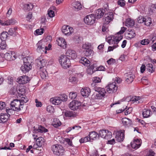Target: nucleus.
Masks as SVG:
<instances>
[{
    "mask_svg": "<svg viewBox=\"0 0 156 156\" xmlns=\"http://www.w3.org/2000/svg\"><path fill=\"white\" fill-rule=\"evenodd\" d=\"M94 89L96 91L98 92L96 94L94 93L92 96V98L94 99H101L105 95L106 91L104 88L97 86L94 88Z\"/></svg>",
    "mask_w": 156,
    "mask_h": 156,
    "instance_id": "obj_1",
    "label": "nucleus"
},
{
    "mask_svg": "<svg viewBox=\"0 0 156 156\" xmlns=\"http://www.w3.org/2000/svg\"><path fill=\"white\" fill-rule=\"evenodd\" d=\"M10 107L14 111L18 112L23 110V106L19 100L14 99L10 104Z\"/></svg>",
    "mask_w": 156,
    "mask_h": 156,
    "instance_id": "obj_2",
    "label": "nucleus"
},
{
    "mask_svg": "<svg viewBox=\"0 0 156 156\" xmlns=\"http://www.w3.org/2000/svg\"><path fill=\"white\" fill-rule=\"evenodd\" d=\"M51 150L53 153L57 155H62L65 153L63 147L60 145H53L51 147Z\"/></svg>",
    "mask_w": 156,
    "mask_h": 156,
    "instance_id": "obj_3",
    "label": "nucleus"
},
{
    "mask_svg": "<svg viewBox=\"0 0 156 156\" xmlns=\"http://www.w3.org/2000/svg\"><path fill=\"white\" fill-rule=\"evenodd\" d=\"M70 59L64 55H62L60 57L59 62L64 69H66L68 68L70 66Z\"/></svg>",
    "mask_w": 156,
    "mask_h": 156,
    "instance_id": "obj_4",
    "label": "nucleus"
},
{
    "mask_svg": "<svg viewBox=\"0 0 156 156\" xmlns=\"http://www.w3.org/2000/svg\"><path fill=\"white\" fill-rule=\"evenodd\" d=\"M126 28L125 27H122L121 30L117 34H115L114 36L112 37V40L109 41V42H111V41H114L115 44H117L123 38L122 36L121 35L125 31Z\"/></svg>",
    "mask_w": 156,
    "mask_h": 156,
    "instance_id": "obj_5",
    "label": "nucleus"
},
{
    "mask_svg": "<svg viewBox=\"0 0 156 156\" xmlns=\"http://www.w3.org/2000/svg\"><path fill=\"white\" fill-rule=\"evenodd\" d=\"M99 134L101 137L106 140L110 139L112 136L111 132L107 130H101L99 131Z\"/></svg>",
    "mask_w": 156,
    "mask_h": 156,
    "instance_id": "obj_6",
    "label": "nucleus"
},
{
    "mask_svg": "<svg viewBox=\"0 0 156 156\" xmlns=\"http://www.w3.org/2000/svg\"><path fill=\"white\" fill-rule=\"evenodd\" d=\"M107 92L109 93H114L117 91L118 89V87L116 85V83L113 82L109 83L106 87Z\"/></svg>",
    "mask_w": 156,
    "mask_h": 156,
    "instance_id": "obj_7",
    "label": "nucleus"
},
{
    "mask_svg": "<svg viewBox=\"0 0 156 156\" xmlns=\"http://www.w3.org/2000/svg\"><path fill=\"white\" fill-rule=\"evenodd\" d=\"M124 132V130H121L116 133L115 138L117 142H121L123 140L125 137Z\"/></svg>",
    "mask_w": 156,
    "mask_h": 156,
    "instance_id": "obj_8",
    "label": "nucleus"
},
{
    "mask_svg": "<svg viewBox=\"0 0 156 156\" xmlns=\"http://www.w3.org/2000/svg\"><path fill=\"white\" fill-rule=\"evenodd\" d=\"M62 31L65 35L69 36L73 32L74 30L69 26L64 25L62 27Z\"/></svg>",
    "mask_w": 156,
    "mask_h": 156,
    "instance_id": "obj_9",
    "label": "nucleus"
},
{
    "mask_svg": "<svg viewBox=\"0 0 156 156\" xmlns=\"http://www.w3.org/2000/svg\"><path fill=\"white\" fill-rule=\"evenodd\" d=\"M84 21L85 23L88 25H92L95 22V19L94 14L88 15L84 19Z\"/></svg>",
    "mask_w": 156,
    "mask_h": 156,
    "instance_id": "obj_10",
    "label": "nucleus"
},
{
    "mask_svg": "<svg viewBox=\"0 0 156 156\" xmlns=\"http://www.w3.org/2000/svg\"><path fill=\"white\" fill-rule=\"evenodd\" d=\"M81 105V103L79 101H73L69 104V106L71 110H75L78 109L79 107Z\"/></svg>",
    "mask_w": 156,
    "mask_h": 156,
    "instance_id": "obj_11",
    "label": "nucleus"
},
{
    "mask_svg": "<svg viewBox=\"0 0 156 156\" xmlns=\"http://www.w3.org/2000/svg\"><path fill=\"white\" fill-rule=\"evenodd\" d=\"M66 56L72 59H74L76 58L77 55L75 51L69 49L67 50L66 52Z\"/></svg>",
    "mask_w": 156,
    "mask_h": 156,
    "instance_id": "obj_12",
    "label": "nucleus"
},
{
    "mask_svg": "<svg viewBox=\"0 0 156 156\" xmlns=\"http://www.w3.org/2000/svg\"><path fill=\"white\" fill-rule=\"evenodd\" d=\"M17 82L20 84L27 83L30 80V78L26 76H23L19 77L17 79Z\"/></svg>",
    "mask_w": 156,
    "mask_h": 156,
    "instance_id": "obj_13",
    "label": "nucleus"
},
{
    "mask_svg": "<svg viewBox=\"0 0 156 156\" xmlns=\"http://www.w3.org/2000/svg\"><path fill=\"white\" fill-rule=\"evenodd\" d=\"M122 125L125 127H128L131 126L132 124L131 120L126 118H124L122 119Z\"/></svg>",
    "mask_w": 156,
    "mask_h": 156,
    "instance_id": "obj_14",
    "label": "nucleus"
},
{
    "mask_svg": "<svg viewBox=\"0 0 156 156\" xmlns=\"http://www.w3.org/2000/svg\"><path fill=\"white\" fill-rule=\"evenodd\" d=\"M141 141L139 139L134 140L131 142V146L133 148L137 149L139 148L141 145Z\"/></svg>",
    "mask_w": 156,
    "mask_h": 156,
    "instance_id": "obj_15",
    "label": "nucleus"
},
{
    "mask_svg": "<svg viewBox=\"0 0 156 156\" xmlns=\"http://www.w3.org/2000/svg\"><path fill=\"white\" fill-rule=\"evenodd\" d=\"M36 62L37 64V68L39 69H41L44 68L46 65V62L45 60L42 59L40 60L37 59L36 60Z\"/></svg>",
    "mask_w": 156,
    "mask_h": 156,
    "instance_id": "obj_16",
    "label": "nucleus"
},
{
    "mask_svg": "<svg viewBox=\"0 0 156 156\" xmlns=\"http://www.w3.org/2000/svg\"><path fill=\"white\" fill-rule=\"evenodd\" d=\"M127 106H126L125 108L123 107V109H119L116 111L117 113H119L125 111L124 113L125 115H127L131 113L133 110V108L132 107H128L127 108Z\"/></svg>",
    "mask_w": 156,
    "mask_h": 156,
    "instance_id": "obj_17",
    "label": "nucleus"
},
{
    "mask_svg": "<svg viewBox=\"0 0 156 156\" xmlns=\"http://www.w3.org/2000/svg\"><path fill=\"white\" fill-rule=\"evenodd\" d=\"M36 144H34L33 147L36 149L38 147H40L42 146L44 143V139L43 137H39L36 140Z\"/></svg>",
    "mask_w": 156,
    "mask_h": 156,
    "instance_id": "obj_18",
    "label": "nucleus"
},
{
    "mask_svg": "<svg viewBox=\"0 0 156 156\" xmlns=\"http://www.w3.org/2000/svg\"><path fill=\"white\" fill-rule=\"evenodd\" d=\"M113 18V15L112 12H109L108 14L105 15L104 24H108L112 20Z\"/></svg>",
    "mask_w": 156,
    "mask_h": 156,
    "instance_id": "obj_19",
    "label": "nucleus"
},
{
    "mask_svg": "<svg viewBox=\"0 0 156 156\" xmlns=\"http://www.w3.org/2000/svg\"><path fill=\"white\" fill-rule=\"evenodd\" d=\"M90 92L91 91L89 88L87 87H85L81 89V94L83 96L87 97L89 96Z\"/></svg>",
    "mask_w": 156,
    "mask_h": 156,
    "instance_id": "obj_20",
    "label": "nucleus"
},
{
    "mask_svg": "<svg viewBox=\"0 0 156 156\" xmlns=\"http://www.w3.org/2000/svg\"><path fill=\"white\" fill-rule=\"evenodd\" d=\"M37 51L38 52H42L44 51L43 49L45 47L44 43L42 41H39L37 44Z\"/></svg>",
    "mask_w": 156,
    "mask_h": 156,
    "instance_id": "obj_21",
    "label": "nucleus"
},
{
    "mask_svg": "<svg viewBox=\"0 0 156 156\" xmlns=\"http://www.w3.org/2000/svg\"><path fill=\"white\" fill-rule=\"evenodd\" d=\"M126 82L128 84L131 83L135 78V76L130 73H127L126 75Z\"/></svg>",
    "mask_w": 156,
    "mask_h": 156,
    "instance_id": "obj_22",
    "label": "nucleus"
},
{
    "mask_svg": "<svg viewBox=\"0 0 156 156\" xmlns=\"http://www.w3.org/2000/svg\"><path fill=\"white\" fill-rule=\"evenodd\" d=\"M58 45L63 48L66 47L67 44L64 39L62 37L59 38L57 40Z\"/></svg>",
    "mask_w": 156,
    "mask_h": 156,
    "instance_id": "obj_23",
    "label": "nucleus"
},
{
    "mask_svg": "<svg viewBox=\"0 0 156 156\" xmlns=\"http://www.w3.org/2000/svg\"><path fill=\"white\" fill-rule=\"evenodd\" d=\"M89 140L91 141V140H95L99 138V135L95 131H92L89 133Z\"/></svg>",
    "mask_w": 156,
    "mask_h": 156,
    "instance_id": "obj_24",
    "label": "nucleus"
},
{
    "mask_svg": "<svg viewBox=\"0 0 156 156\" xmlns=\"http://www.w3.org/2000/svg\"><path fill=\"white\" fill-rule=\"evenodd\" d=\"M50 101L52 104L55 105H58L62 103L58 97H55L51 98Z\"/></svg>",
    "mask_w": 156,
    "mask_h": 156,
    "instance_id": "obj_25",
    "label": "nucleus"
},
{
    "mask_svg": "<svg viewBox=\"0 0 156 156\" xmlns=\"http://www.w3.org/2000/svg\"><path fill=\"white\" fill-rule=\"evenodd\" d=\"M73 8L76 11L80 10L82 8V5L81 3L79 2L75 1L72 3Z\"/></svg>",
    "mask_w": 156,
    "mask_h": 156,
    "instance_id": "obj_26",
    "label": "nucleus"
},
{
    "mask_svg": "<svg viewBox=\"0 0 156 156\" xmlns=\"http://www.w3.org/2000/svg\"><path fill=\"white\" fill-rule=\"evenodd\" d=\"M9 118L8 114L5 113H1L0 114V123H4L7 121Z\"/></svg>",
    "mask_w": 156,
    "mask_h": 156,
    "instance_id": "obj_27",
    "label": "nucleus"
},
{
    "mask_svg": "<svg viewBox=\"0 0 156 156\" xmlns=\"http://www.w3.org/2000/svg\"><path fill=\"white\" fill-rule=\"evenodd\" d=\"M31 68L32 65L24 64L21 66V69L23 73H25L30 70Z\"/></svg>",
    "mask_w": 156,
    "mask_h": 156,
    "instance_id": "obj_28",
    "label": "nucleus"
},
{
    "mask_svg": "<svg viewBox=\"0 0 156 156\" xmlns=\"http://www.w3.org/2000/svg\"><path fill=\"white\" fill-rule=\"evenodd\" d=\"M152 114L150 109L148 108H145L143 111L142 115L144 118H147L150 116Z\"/></svg>",
    "mask_w": 156,
    "mask_h": 156,
    "instance_id": "obj_29",
    "label": "nucleus"
},
{
    "mask_svg": "<svg viewBox=\"0 0 156 156\" xmlns=\"http://www.w3.org/2000/svg\"><path fill=\"white\" fill-rule=\"evenodd\" d=\"M105 10L103 9H99L96 11L95 16L98 18H100L102 17L104 15Z\"/></svg>",
    "mask_w": 156,
    "mask_h": 156,
    "instance_id": "obj_30",
    "label": "nucleus"
},
{
    "mask_svg": "<svg viewBox=\"0 0 156 156\" xmlns=\"http://www.w3.org/2000/svg\"><path fill=\"white\" fill-rule=\"evenodd\" d=\"M95 68V65L94 64H93L88 67L87 70V74L89 75H91L93 74L94 72L96 71Z\"/></svg>",
    "mask_w": 156,
    "mask_h": 156,
    "instance_id": "obj_31",
    "label": "nucleus"
},
{
    "mask_svg": "<svg viewBox=\"0 0 156 156\" xmlns=\"http://www.w3.org/2000/svg\"><path fill=\"white\" fill-rule=\"evenodd\" d=\"M33 60V59L29 57H25L23 58L24 64H27L30 65H31V63H32Z\"/></svg>",
    "mask_w": 156,
    "mask_h": 156,
    "instance_id": "obj_32",
    "label": "nucleus"
},
{
    "mask_svg": "<svg viewBox=\"0 0 156 156\" xmlns=\"http://www.w3.org/2000/svg\"><path fill=\"white\" fill-rule=\"evenodd\" d=\"M16 28H10L9 30L8 33L9 35L11 36H15L17 34Z\"/></svg>",
    "mask_w": 156,
    "mask_h": 156,
    "instance_id": "obj_33",
    "label": "nucleus"
},
{
    "mask_svg": "<svg viewBox=\"0 0 156 156\" xmlns=\"http://www.w3.org/2000/svg\"><path fill=\"white\" fill-rule=\"evenodd\" d=\"M61 125V123L59 120L57 118H54L53 119V122L52 125L55 127L57 128Z\"/></svg>",
    "mask_w": 156,
    "mask_h": 156,
    "instance_id": "obj_34",
    "label": "nucleus"
},
{
    "mask_svg": "<svg viewBox=\"0 0 156 156\" xmlns=\"http://www.w3.org/2000/svg\"><path fill=\"white\" fill-rule=\"evenodd\" d=\"M80 62L85 66H87L90 64V61L86 58L82 57L80 61Z\"/></svg>",
    "mask_w": 156,
    "mask_h": 156,
    "instance_id": "obj_35",
    "label": "nucleus"
},
{
    "mask_svg": "<svg viewBox=\"0 0 156 156\" xmlns=\"http://www.w3.org/2000/svg\"><path fill=\"white\" fill-rule=\"evenodd\" d=\"M40 74L41 78L42 79H46L48 75V73L46 69L44 68L42 70H40Z\"/></svg>",
    "mask_w": 156,
    "mask_h": 156,
    "instance_id": "obj_36",
    "label": "nucleus"
},
{
    "mask_svg": "<svg viewBox=\"0 0 156 156\" xmlns=\"http://www.w3.org/2000/svg\"><path fill=\"white\" fill-rule=\"evenodd\" d=\"M140 97L135 96L133 97L130 100V101L132 103H135L136 104H138L140 102Z\"/></svg>",
    "mask_w": 156,
    "mask_h": 156,
    "instance_id": "obj_37",
    "label": "nucleus"
},
{
    "mask_svg": "<svg viewBox=\"0 0 156 156\" xmlns=\"http://www.w3.org/2000/svg\"><path fill=\"white\" fill-rule=\"evenodd\" d=\"M134 21L130 18H128L126 21V25L128 27H132L134 25Z\"/></svg>",
    "mask_w": 156,
    "mask_h": 156,
    "instance_id": "obj_38",
    "label": "nucleus"
},
{
    "mask_svg": "<svg viewBox=\"0 0 156 156\" xmlns=\"http://www.w3.org/2000/svg\"><path fill=\"white\" fill-rule=\"evenodd\" d=\"M65 115L66 117H74L76 116V114L74 112L72 111H67L65 112Z\"/></svg>",
    "mask_w": 156,
    "mask_h": 156,
    "instance_id": "obj_39",
    "label": "nucleus"
},
{
    "mask_svg": "<svg viewBox=\"0 0 156 156\" xmlns=\"http://www.w3.org/2000/svg\"><path fill=\"white\" fill-rule=\"evenodd\" d=\"M16 21L14 19H11L10 20H9L5 22V26H8L10 25H14L15 24Z\"/></svg>",
    "mask_w": 156,
    "mask_h": 156,
    "instance_id": "obj_40",
    "label": "nucleus"
},
{
    "mask_svg": "<svg viewBox=\"0 0 156 156\" xmlns=\"http://www.w3.org/2000/svg\"><path fill=\"white\" fill-rule=\"evenodd\" d=\"M8 34V33L7 32H3L1 34L0 39L2 41H5L7 37Z\"/></svg>",
    "mask_w": 156,
    "mask_h": 156,
    "instance_id": "obj_41",
    "label": "nucleus"
},
{
    "mask_svg": "<svg viewBox=\"0 0 156 156\" xmlns=\"http://www.w3.org/2000/svg\"><path fill=\"white\" fill-rule=\"evenodd\" d=\"M136 34L135 31L133 30H131L127 34V37L130 39H131L134 37L135 36Z\"/></svg>",
    "mask_w": 156,
    "mask_h": 156,
    "instance_id": "obj_42",
    "label": "nucleus"
},
{
    "mask_svg": "<svg viewBox=\"0 0 156 156\" xmlns=\"http://www.w3.org/2000/svg\"><path fill=\"white\" fill-rule=\"evenodd\" d=\"M84 54L85 55L87 56H92L94 54V51L90 48L87 50H85Z\"/></svg>",
    "mask_w": 156,
    "mask_h": 156,
    "instance_id": "obj_43",
    "label": "nucleus"
},
{
    "mask_svg": "<svg viewBox=\"0 0 156 156\" xmlns=\"http://www.w3.org/2000/svg\"><path fill=\"white\" fill-rule=\"evenodd\" d=\"M144 24L147 26H149L151 23V18L147 16H146L145 20L144 21Z\"/></svg>",
    "mask_w": 156,
    "mask_h": 156,
    "instance_id": "obj_44",
    "label": "nucleus"
},
{
    "mask_svg": "<svg viewBox=\"0 0 156 156\" xmlns=\"http://www.w3.org/2000/svg\"><path fill=\"white\" fill-rule=\"evenodd\" d=\"M11 51H9V52L6 53L4 54V57L5 59L8 61H11V59L12 58H11Z\"/></svg>",
    "mask_w": 156,
    "mask_h": 156,
    "instance_id": "obj_45",
    "label": "nucleus"
},
{
    "mask_svg": "<svg viewBox=\"0 0 156 156\" xmlns=\"http://www.w3.org/2000/svg\"><path fill=\"white\" fill-rule=\"evenodd\" d=\"M37 131L38 132L42 133L43 132H47L48 131V129H45L44 127L42 126H40L38 127Z\"/></svg>",
    "mask_w": 156,
    "mask_h": 156,
    "instance_id": "obj_46",
    "label": "nucleus"
},
{
    "mask_svg": "<svg viewBox=\"0 0 156 156\" xmlns=\"http://www.w3.org/2000/svg\"><path fill=\"white\" fill-rule=\"evenodd\" d=\"M147 69L150 72L153 73L154 71L152 64L149 63L147 65Z\"/></svg>",
    "mask_w": 156,
    "mask_h": 156,
    "instance_id": "obj_47",
    "label": "nucleus"
},
{
    "mask_svg": "<svg viewBox=\"0 0 156 156\" xmlns=\"http://www.w3.org/2000/svg\"><path fill=\"white\" fill-rule=\"evenodd\" d=\"M61 102L66 101L67 100V96L65 94L60 95L58 96Z\"/></svg>",
    "mask_w": 156,
    "mask_h": 156,
    "instance_id": "obj_48",
    "label": "nucleus"
},
{
    "mask_svg": "<svg viewBox=\"0 0 156 156\" xmlns=\"http://www.w3.org/2000/svg\"><path fill=\"white\" fill-rule=\"evenodd\" d=\"M21 104H22V105L24 107V104L27 102L28 101V98L26 97H23L21 98V99L19 100Z\"/></svg>",
    "mask_w": 156,
    "mask_h": 156,
    "instance_id": "obj_49",
    "label": "nucleus"
},
{
    "mask_svg": "<svg viewBox=\"0 0 156 156\" xmlns=\"http://www.w3.org/2000/svg\"><path fill=\"white\" fill-rule=\"evenodd\" d=\"M69 80L70 82L75 83L77 82V78L72 75H71L70 76L69 78Z\"/></svg>",
    "mask_w": 156,
    "mask_h": 156,
    "instance_id": "obj_50",
    "label": "nucleus"
},
{
    "mask_svg": "<svg viewBox=\"0 0 156 156\" xmlns=\"http://www.w3.org/2000/svg\"><path fill=\"white\" fill-rule=\"evenodd\" d=\"M146 16L144 17L143 16H140L137 18V22L140 23H142L144 22Z\"/></svg>",
    "mask_w": 156,
    "mask_h": 156,
    "instance_id": "obj_51",
    "label": "nucleus"
},
{
    "mask_svg": "<svg viewBox=\"0 0 156 156\" xmlns=\"http://www.w3.org/2000/svg\"><path fill=\"white\" fill-rule=\"evenodd\" d=\"M7 47V45L6 44L5 41H2L0 44V48L1 49L4 50Z\"/></svg>",
    "mask_w": 156,
    "mask_h": 156,
    "instance_id": "obj_52",
    "label": "nucleus"
},
{
    "mask_svg": "<svg viewBox=\"0 0 156 156\" xmlns=\"http://www.w3.org/2000/svg\"><path fill=\"white\" fill-rule=\"evenodd\" d=\"M90 141L89 138V137H88V136H86L84 138H82L79 140L80 142V143L86 142Z\"/></svg>",
    "mask_w": 156,
    "mask_h": 156,
    "instance_id": "obj_53",
    "label": "nucleus"
},
{
    "mask_svg": "<svg viewBox=\"0 0 156 156\" xmlns=\"http://www.w3.org/2000/svg\"><path fill=\"white\" fill-rule=\"evenodd\" d=\"M77 96V93L76 92H71L69 95V98L71 99H75Z\"/></svg>",
    "mask_w": 156,
    "mask_h": 156,
    "instance_id": "obj_54",
    "label": "nucleus"
},
{
    "mask_svg": "<svg viewBox=\"0 0 156 156\" xmlns=\"http://www.w3.org/2000/svg\"><path fill=\"white\" fill-rule=\"evenodd\" d=\"M48 16L51 18H52L55 16L54 12L50 9L48 10Z\"/></svg>",
    "mask_w": 156,
    "mask_h": 156,
    "instance_id": "obj_55",
    "label": "nucleus"
},
{
    "mask_svg": "<svg viewBox=\"0 0 156 156\" xmlns=\"http://www.w3.org/2000/svg\"><path fill=\"white\" fill-rule=\"evenodd\" d=\"M150 41L148 39H144L141 41L140 44L143 45H147L149 43Z\"/></svg>",
    "mask_w": 156,
    "mask_h": 156,
    "instance_id": "obj_56",
    "label": "nucleus"
},
{
    "mask_svg": "<svg viewBox=\"0 0 156 156\" xmlns=\"http://www.w3.org/2000/svg\"><path fill=\"white\" fill-rule=\"evenodd\" d=\"M25 6L27 7V9L29 10L32 9L34 7L33 5L30 3L26 4Z\"/></svg>",
    "mask_w": 156,
    "mask_h": 156,
    "instance_id": "obj_57",
    "label": "nucleus"
},
{
    "mask_svg": "<svg viewBox=\"0 0 156 156\" xmlns=\"http://www.w3.org/2000/svg\"><path fill=\"white\" fill-rule=\"evenodd\" d=\"M118 4L121 6H124L125 5V1L124 0H119L118 1Z\"/></svg>",
    "mask_w": 156,
    "mask_h": 156,
    "instance_id": "obj_58",
    "label": "nucleus"
},
{
    "mask_svg": "<svg viewBox=\"0 0 156 156\" xmlns=\"http://www.w3.org/2000/svg\"><path fill=\"white\" fill-rule=\"evenodd\" d=\"M155 153L152 150H149L147 153L146 156H154Z\"/></svg>",
    "mask_w": 156,
    "mask_h": 156,
    "instance_id": "obj_59",
    "label": "nucleus"
},
{
    "mask_svg": "<svg viewBox=\"0 0 156 156\" xmlns=\"http://www.w3.org/2000/svg\"><path fill=\"white\" fill-rule=\"evenodd\" d=\"M17 92L16 88H15L14 87L11 88L10 90V92L12 95H14Z\"/></svg>",
    "mask_w": 156,
    "mask_h": 156,
    "instance_id": "obj_60",
    "label": "nucleus"
},
{
    "mask_svg": "<svg viewBox=\"0 0 156 156\" xmlns=\"http://www.w3.org/2000/svg\"><path fill=\"white\" fill-rule=\"evenodd\" d=\"M90 48V45L88 44L85 43L83 44L82 46V49L85 50H87Z\"/></svg>",
    "mask_w": 156,
    "mask_h": 156,
    "instance_id": "obj_61",
    "label": "nucleus"
},
{
    "mask_svg": "<svg viewBox=\"0 0 156 156\" xmlns=\"http://www.w3.org/2000/svg\"><path fill=\"white\" fill-rule=\"evenodd\" d=\"M44 29L43 28H41L37 30L36 32L37 35H41L44 32Z\"/></svg>",
    "mask_w": 156,
    "mask_h": 156,
    "instance_id": "obj_62",
    "label": "nucleus"
},
{
    "mask_svg": "<svg viewBox=\"0 0 156 156\" xmlns=\"http://www.w3.org/2000/svg\"><path fill=\"white\" fill-rule=\"evenodd\" d=\"M5 106L6 104L5 102H0V110L3 109Z\"/></svg>",
    "mask_w": 156,
    "mask_h": 156,
    "instance_id": "obj_63",
    "label": "nucleus"
},
{
    "mask_svg": "<svg viewBox=\"0 0 156 156\" xmlns=\"http://www.w3.org/2000/svg\"><path fill=\"white\" fill-rule=\"evenodd\" d=\"M53 107L51 105H48L47 107V111L51 113L53 112Z\"/></svg>",
    "mask_w": 156,
    "mask_h": 156,
    "instance_id": "obj_64",
    "label": "nucleus"
}]
</instances>
